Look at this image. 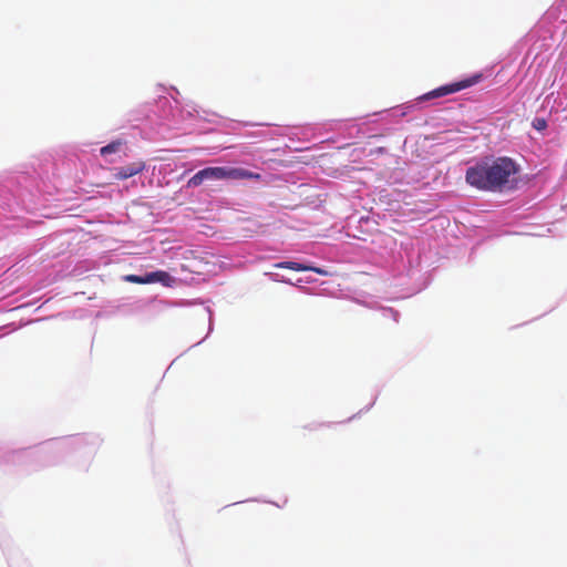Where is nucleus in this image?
<instances>
[{
    "instance_id": "f03ea898",
    "label": "nucleus",
    "mask_w": 567,
    "mask_h": 567,
    "mask_svg": "<svg viewBox=\"0 0 567 567\" xmlns=\"http://www.w3.org/2000/svg\"><path fill=\"white\" fill-rule=\"evenodd\" d=\"M478 79H480V75H476V76H473L471 79H466V80H463V81H458V82H455V83H451V84H446V85L440 86V87H437L435 90H432L431 92L422 95L420 97V100L426 101V100L437 99V97H442V96H445V95L458 92L461 90H464V89L470 87L473 84L477 83Z\"/></svg>"
},
{
    "instance_id": "0eeeda50",
    "label": "nucleus",
    "mask_w": 567,
    "mask_h": 567,
    "mask_svg": "<svg viewBox=\"0 0 567 567\" xmlns=\"http://www.w3.org/2000/svg\"><path fill=\"white\" fill-rule=\"evenodd\" d=\"M122 145H123V142L121 140L113 141L110 144L103 146L100 150V153L102 156L109 155L111 153H115L121 148Z\"/></svg>"
},
{
    "instance_id": "20e7f679",
    "label": "nucleus",
    "mask_w": 567,
    "mask_h": 567,
    "mask_svg": "<svg viewBox=\"0 0 567 567\" xmlns=\"http://www.w3.org/2000/svg\"><path fill=\"white\" fill-rule=\"evenodd\" d=\"M224 174L225 179H255L258 182L262 181V176L259 173H254L241 167L224 166Z\"/></svg>"
},
{
    "instance_id": "9d476101",
    "label": "nucleus",
    "mask_w": 567,
    "mask_h": 567,
    "mask_svg": "<svg viewBox=\"0 0 567 567\" xmlns=\"http://www.w3.org/2000/svg\"><path fill=\"white\" fill-rule=\"evenodd\" d=\"M128 280L132 281V282H137V284H145V278H141L138 276H135V275H132L128 277Z\"/></svg>"
},
{
    "instance_id": "1a4fd4ad",
    "label": "nucleus",
    "mask_w": 567,
    "mask_h": 567,
    "mask_svg": "<svg viewBox=\"0 0 567 567\" xmlns=\"http://www.w3.org/2000/svg\"><path fill=\"white\" fill-rule=\"evenodd\" d=\"M532 126L537 131H544L547 127V121L543 117H535L532 122Z\"/></svg>"
},
{
    "instance_id": "f257e3e1",
    "label": "nucleus",
    "mask_w": 567,
    "mask_h": 567,
    "mask_svg": "<svg viewBox=\"0 0 567 567\" xmlns=\"http://www.w3.org/2000/svg\"><path fill=\"white\" fill-rule=\"evenodd\" d=\"M518 173L516 163L509 157L484 161L466 169L465 179L480 190L502 192L511 188Z\"/></svg>"
},
{
    "instance_id": "6e6552de",
    "label": "nucleus",
    "mask_w": 567,
    "mask_h": 567,
    "mask_svg": "<svg viewBox=\"0 0 567 567\" xmlns=\"http://www.w3.org/2000/svg\"><path fill=\"white\" fill-rule=\"evenodd\" d=\"M169 279V275L166 271H154L151 274H147L145 277V281L153 282V281H163Z\"/></svg>"
},
{
    "instance_id": "423d86ee",
    "label": "nucleus",
    "mask_w": 567,
    "mask_h": 567,
    "mask_svg": "<svg viewBox=\"0 0 567 567\" xmlns=\"http://www.w3.org/2000/svg\"><path fill=\"white\" fill-rule=\"evenodd\" d=\"M274 267L278 268V269H290V270H295V271H313V272L319 274L321 276H327L328 275V271L322 269V268L315 267V266H307V265H303V264H300V262H295V261L277 262V264L274 265Z\"/></svg>"
},
{
    "instance_id": "7ed1b4c3",
    "label": "nucleus",
    "mask_w": 567,
    "mask_h": 567,
    "mask_svg": "<svg viewBox=\"0 0 567 567\" xmlns=\"http://www.w3.org/2000/svg\"><path fill=\"white\" fill-rule=\"evenodd\" d=\"M225 179L224 166L206 167L198 171L187 182V187H197L205 181H221Z\"/></svg>"
},
{
    "instance_id": "39448f33",
    "label": "nucleus",
    "mask_w": 567,
    "mask_h": 567,
    "mask_svg": "<svg viewBox=\"0 0 567 567\" xmlns=\"http://www.w3.org/2000/svg\"><path fill=\"white\" fill-rule=\"evenodd\" d=\"M145 169V163L143 161L131 163L126 166L115 168L114 178L118 181L127 179L142 173Z\"/></svg>"
}]
</instances>
